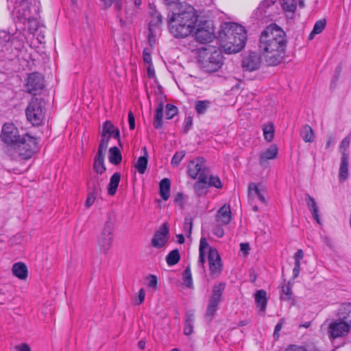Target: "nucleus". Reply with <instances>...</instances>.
<instances>
[{"label":"nucleus","mask_w":351,"mask_h":351,"mask_svg":"<svg viewBox=\"0 0 351 351\" xmlns=\"http://www.w3.org/2000/svg\"><path fill=\"white\" fill-rule=\"evenodd\" d=\"M287 45L285 32L276 24H272L262 32L258 50L264 53L268 66H276L285 56Z\"/></svg>","instance_id":"f257e3e1"},{"label":"nucleus","mask_w":351,"mask_h":351,"mask_svg":"<svg viewBox=\"0 0 351 351\" xmlns=\"http://www.w3.org/2000/svg\"><path fill=\"white\" fill-rule=\"evenodd\" d=\"M219 38L227 53H235L245 47L247 33L242 25L234 23H225L221 25Z\"/></svg>","instance_id":"f03ea898"},{"label":"nucleus","mask_w":351,"mask_h":351,"mask_svg":"<svg viewBox=\"0 0 351 351\" xmlns=\"http://www.w3.org/2000/svg\"><path fill=\"white\" fill-rule=\"evenodd\" d=\"M198 61L203 71L206 73H215L223 64V56L219 49H204L199 53Z\"/></svg>","instance_id":"7ed1b4c3"},{"label":"nucleus","mask_w":351,"mask_h":351,"mask_svg":"<svg viewBox=\"0 0 351 351\" xmlns=\"http://www.w3.org/2000/svg\"><path fill=\"white\" fill-rule=\"evenodd\" d=\"M37 149V138L28 134H25L17 141V145H14L12 147V153L16 157L14 160H16L18 157H21V159L27 160L33 156Z\"/></svg>","instance_id":"20e7f679"},{"label":"nucleus","mask_w":351,"mask_h":351,"mask_svg":"<svg viewBox=\"0 0 351 351\" xmlns=\"http://www.w3.org/2000/svg\"><path fill=\"white\" fill-rule=\"evenodd\" d=\"M170 16H174L177 21L189 25L195 29L198 16L194 8L188 3H178L168 14Z\"/></svg>","instance_id":"39448f33"},{"label":"nucleus","mask_w":351,"mask_h":351,"mask_svg":"<svg viewBox=\"0 0 351 351\" xmlns=\"http://www.w3.org/2000/svg\"><path fill=\"white\" fill-rule=\"evenodd\" d=\"M22 136H20L18 128L12 123H5L3 125L0 137L6 145V154L11 159H15V156L12 153V147L17 145V141Z\"/></svg>","instance_id":"423d86ee"},{"label":"nucleus","mask_w":351,"mask_h":351,"mask_svg":"<svg viewBox=\"0 0 351 351\" xmlns=\"http://www.w3.org/2000/svg\"><path fill=\"white\" fill-rule=\"evenodd\" d=\"M43 101V99L33 97L25 109L27 120L34 126L40 125L45 117Z\"/></svg>","instance_id":"0eeeda50"},{"label":"nucleus","mask_w":351,"mask_h":351,"mask_svg":"<svg viewBox=\"0 0 351 351\" xmlns=\"http://www.w3.org/2000/svg\"><path fill=\"white\" fill-rule=\"evenodd\" d=\"M113 235L114 221L111 216L108 215V219L105 222L101 233L97 237V244L102 253L106 254L110 249L113 241Z\"/></svg>","instance_id":"6e6552de"},{"label":"nucleus","mask_w":351,"mask_h":351,"mask_svg":"<svg viewBox=\"0 0 351 351\" xmlns=\"http://www.w3.org/2000/svg\"><path fill=\"white\" fill-rule=\"evenodd\" d=\"M225 287V282H219L218 284H215L213 286L212 295L208 300V303L205 314L206 319H208L209 323L212 321L218 308V305L222 300L223 293Z\"/></svg>","instance_id":"1a4fd4ad"},{"label":"nucleus","mask_w":351,"mask_h":351,"mask_svg":"<svg viewBox=\"0 0 351 351\" xmlns=\"http://www.w3.org/2000/svg\"><path fill=\"white\" fill-rule=\"evenodd\" d=\"M23 12L21 13L20 10L19 12L21 19H24V22L26 21L27 23L32 21L35 23L34 27H29V32L34 33L38 29L37 21L35 18L39 14L40 2L37 0H29V1L27 0L26 3H23Z\"/></svg>","instance_id":"9d476101"},{"label":"nucleus","mask_w":351,"mask_h":351,"mask_svg":"<svg viewBox=\"0 0 351 351\" xmlns=\"http://www.w3.org/2000/svg\"><path fill=\"white\" fill-rule=\"evenodd\" d=\"M167 20L170 33L176 38H186L195 30L189 25L177 21L174 16L167 15Z\"/></svg>","instance_id":"9b49d317"},{"label":"nucleus","mask_w":351,"mask_h":351,"mask_svg":"<svg viewBox=\"0 0 351 351\" xmlns=\"http://www.w3.org/2000/svg\"><path fill=\"white\" fill-rule=\"evenodd\" d=\"M209 173L210 169L205 166V159L203 157H197L189 162L188 174L192 179L198 178L202 175L206 176Z\"/></svg>","instance_id":"f8f14e48"},{"label":"nucleus","mask_w":351,"mask_h":351,"mask_svg":"<svg viewBox=\"0 0 351 351\" xmlns=\"http://www.w3.org/2000/svg\"><path fill=\"white\" fill-rule=\"evenodd\" d=\"M25 86L27 92L34 95L35 97L39 91L45 88L43 75L36 72L29 74Z\"/></svg>","instance_id":"ddd939ff"},{"label":"nucleus","mask_w":351,"mask_h":351,"mask_svg":"<svg viewBox=\"0 0 351 351\" xmlns=\"http://www.w3.org/2000/svg\"><path fill=\"white\" fill-rule=\"evenodd\" d=\"M259 52L250 51L242 60L241 66L245 71H254L260 69L262 58Z\"/></svg>","instance_id":"4468645a"},{"label":"nucleus","mask_w":351,"mask_h":351,"mask_svg":"<svg viewBox=\"0 0 351 351\" xmlns=\"http://www.w3.org/2000/svg\"><path fill=\"white\" fill-rule=\"evenodd\" d=\"M169 235V229L168 223L165 222L155 232L152 239V245L158 249L163 247L168 241Z\"/></svg>","instance_id":"2eb2a0df"},{"label":"nucleus","mask_w":351,"mask_h":351,"mask_svg":"<svg viewBox=\"0 0 351 351\" xmlns=\"http://www.w3.org/2000/svg\"><path fill=\"white\" fill-rule=\"evenodd\" d=\"M350 329V326L339 319L338 321L332 322L328 327L330 337L336 339L347 335Z\"/></svg>","instance_id":"dca6fc26"},{"label":"nucleus","mask_w":351,"mask_h":351,"mask_svg":"<svg viewBox=\"0 0 351 351\" xmlns=\"http://www.w3.org/2000/svg\"><path fill=\"white\" fill-rule=\"evenodd\" d=\"M208 261L210 274L219 275L222 271V263L220 255L216 248H210L208 252Z\"/></svg>","instance_id":"f3484780"},{"label":"nucleus","mask_w":351,"mask_h":351,"mask_svg":"<svg viewBox=\"0 0 351 351\" xmlns=\"http://www.w3.org/2000/svg\"><path fill=\"white\" fill-rule=\"evenodd\" d=\"M267 190L262 183L250 182L248 185V195L251 197H257L263 204H267Z\"/></svg>","instance_id":"a211bd4d"},{"label":"nucleus","mask_w":351,"mask_h":351,"mask_svg":"<svg viewBox=\"0 0 351 351\" xmlns=\"http://www.w3.org/2000/svg\"><path fill=\"white\" fill-rule=\"evenodd\" d=\"M195 37L197 42L200 43H206L213 40L215 37L213 28L209 27H203L201 25H195Z\"/></svg>","instance_id":"6ab92c4d"},{"label":"nucleus","mask_w":351,"mask_h":351,"mask_svg":"<svg viewBox=\"0 0 351 351\" xmlns=\"http://www.w3.org/2000/svg\"><path fill=\"white\" fill-rule=\"evenodd\" d=\"M208 184L206 183V177L202 175L198 176L197 180L193 184L195 194L197 197L205 196L208 193Z\"/></svg>","instance_id":"aec40b11"},{"label":"nucleus","mask_w":351,"mask_h":351,"mask_svg":"<svg viewBox=\"0 0 351 351\" xmlns=\"http://www.w3.org/2000/svg\"><path fill=\"white\" fill-rule=\"evenodd\" d=\"M109 125H111V121H106L102 125V131L101 133V138L100 140L98 151L105 152L108 147L110 137L109 136Z\"/></svg>","instance_id":"412c9836"},{"label":"nucleus","mask_w":351,"mask_h":351,"mask_svg":"<svg viewBox=\"0 0 351 351\" xmlns=\"http://www.w3.org/2000/svg\"><path fill=\"white\" fill-rule=\"evenodd\" d=\"M217 221L223 225H228L232 219V214L230 206L223 205L217 211L216 215Z\"/></svg>","instance_id":"4be33fe9"},{"label":"nucleus","mask_w":351,"mask_h":351,"mask_svg":"<svg viewBox=\"0 0 351 351\" xmlns=\"http://www.w3.org/2000/svg\"><path fill=\"white\" fill-rule=\"evenodd\" d=\"M93 168L99 175L103 174L106 171V167L104 164V152L97 150L94 159Z\"/></svg>","instance_id":"5701e85b"},{"label":"nucleus","mask_w":351,"mask_h":351,"mask_svg":"<svg viewBox=\"0 0 351 351\" xmlns=\"http://www.w3.org/2000/svg\"><path fill=\"white\" fill-rule=\"evenodd\" d=\"M102 182L103 179L100 178L98 175L92 176L87 182L88 191L99 195L101 191Z\"/></svg>","instance_id":"b1692460"},{"label":"nucleus","mask_w":351,"mask_h":351,"mask_svg":"<svg viewBox=\"0 0 351 351\" xmlns=\"http://www.w3.org/2000/svg\"><path fill=\"white\" fill-rule=\"evenodd\" d=\"M278 147L276 145H271L265 151L260 153L259 160L260 164L263 165L267 160H272L276 158L278 155Z\"/></svg>","instance_id":"393cba45"},{"label":"nucleus","mask_w":351,"mask_h":351,"mask_svg":"<svg viewBox=\"0 0 351 351\" xmlns=\"http://www.w3.org/2000/svg\"><path fill=\"white\" fill-rule=\"evenodd\" d=\"M340 319L350 326L351 328V303L343 304L338 312Z\"/></svg>","instance_id":"a878e982"},{"label":"nucleus","mask_w":351,"mask_h":351,"mask_svg":"<svg viewBox=\"0 0 351 351\" xmlns=\"http://www.w3.org/2000/svg\"><path fill=\"white\" fill-rule=\"evenodd\" d=\"M306 205L311 211L313 218L317 221V223L320 224V219L319 216V208L315 202V199L311 197L308 193L305 194Z\"/></svg>","instance_id":"bb28decb"},{"label":"nucleus","mask_w":351,"mask_h":351,"mask_svg":"<svg viewBox=\"0 0 351 351\" xmlns=\"http://www.w3.org/2000/svg\"><path fill=\"white\" fill-rule=\"evenodd\" d=\"M12 271L13 274L21 280H25L27 278L28 271L27 266L22 262L14 263Z\"/></svg>","instance_id":"cd10ccee"},{"label":"nucleus","mask_w":351,"mask_h":351,"mask_svg":"<svg viewBox=\"0 0 351 351\" xmlns=\"http://www.w3.org/2000/svg\"><path fill=\"white\" fill-rule=\"evenodd\" d=\"M255 302L260 311L265 312L267 304V292L263 289L258 290L255 293Z\"/></svg>","instance_id":"c85d7f7f"},{"label":"nucleus","mask_w":351,"mask_h":351,"mask_svg":"<svg viewBox=\"0 0 351 351\" xmlns=\"http://www.w3.org/2000/svg\"><path fill=\"white\" fill-rule=\"evenodd\" d=\"M171 180L169 178H163L159 183V193L162 199L167 200L170 196Z\"/></svg>","instance_id":"c756f323"},{"label":"nucleus","mask_w":351,"mask_h":351,"mask_svg":"<svg viewBox=\"0 0 351 351\" xmlns=\"http://www.w3.org/2000/svg\"><path fill=\"white\" fill-rule=\"evenodd\" d=\"M348 160L349 154H343L341 156L339 167V178L340 181L346 180L348 177Z\"/></svg>","instance_id":"7c9ffc66"},{"label":"nucleus","mask_w":351,"mask_h":351,"mask_svg":"<svg viewBox=\"0 0 351 351\" xmlns=\"http://www.w3.org/2000/svg\"><path fill=\"white\" fill-rule=\"evenodd\" d=\"M163 108V102L160 100L158 102L154 118L153 125L156 129H160L162 127Z\"/></svg>","instance_id":"2f4dec72"},{"label":"nucleus","mask_w":351,"mask_h":351,"mask_svg":"<svg viewBox=\"0 0 351 351\" xmlns=\"http://www.w3.org/2000/svg\"><path fill=\"white\" fill-rule=\"evenodd\" d=\"M144 155L139 157L135 167L138 172L141 174L145 173L147 168L148 164V153L145 147L143 148Z\"/></svg>","instance_id":"473e14b6"},{"label":"nucleus","mask_w":351,"mask_h":351,"mask_svg":"<svg viewBox=\"0 0 351 351\" xmlns=\"http://www.w3.org/2000/svg\"><path fill=\"white\" fill-rule=\"evenodd\" d=\"M121 180V174L119 172L114 173L110 178V183L108 185V193L114 195L117 191Z\"/></svg>","instance_id":"72a5a7b5"},{"label":"nucleus","mask_w":351,"mask_h":351,"mask_svg":"<svg viewBox=\"0 0 351 351\" xmlns=\"http://www.w3.org/2000/svg\"><path fill=\"white\" fill-rule=\"evenodd\" d=\"M108 159L110 163L118 165L121 163L122 156L120 150L116 146L112 147L109 149Z\"/></svg>","instance_id":"f704fd0d"},{"label":"nucleus","mask_w":351,"mask_h":351,"mask_svg":"<svg viewBox=\"0 0 351 351\" xmlns=\"http://www.w3.org/2000/svg\"><path fill=\"white\" fill-rule=\"evenodd\" d=\"M194 315L191 313H186L185 315V323L184 328V334L190 335L193 332Z\"/></svg>","instance_id":"c9c22d12"},{"label":"nucleus","mask_w":351,"mask_h":351,"mask_svg":"<svg viewBox=\"0 0 351 351\" xmlns=\"http://www.w3.org/2000/svg\"><path fill=\"white\" fill-rule=\"evenodd\" d=\"M300 136L306 143L313 142L314 138V132L311 126L305 125L302 127Z\"/></svg>","instance_id":"e433bc0d"},{"label":"nucleus","mask_w":351,"mask_h":351,"mask_svg":"<svg viewBox=\"0 0 351 351\" xmlns=\"http://www.w3.org/2000/svg\"><path fill=\"white\" fill-rule=\"evenodd\" d=\"M166 262L168 265H176L180 260V252L178 249L171 250L166 256Z\"/></svg>","instance_id":"4c0bfd02"},{"label":"nucleus","mask_w":351,"mask_h":351,"mask_svg":"<svg viewBox=\"0 0 351 351\" xmlns=\"http://www.w3.org/2000/svg\"><path fill=\"white\" fill-rule=\"evenodd\" d=\"M276 2V0H263L260 3L257 10L261 15H264L265 16H269L270 13L268 12V9L271 7Z\"/></svg>","instance_id":"58836bf2"},{"label":"nucleus","mask_w":351,"mask_h":351,"mask_svg":"<svg viewBox=\"0 0 351 351\" xmlns=\"http://www.w3.org/2000/svg\"><path fill=\"white\" fill-rule=\"evenodd\" d=\"M263 130L265 139L267 142L272 141L274 135V124L272 123H269L267 125H264Z\"/></svg>","instance_id":"ea45409f"},{"label":"nucleus","mask_w":351,"mask_h":351,"mask_svg":"<svg viewBox=\"0 0 351 351\" xmlns=\"http://www.w3.org/2000/svg\"><path fill=\"white\" fill-rule=\"evenodd\" d=\"M298 0H282L281 5L285 12L294 13L297 8Z\"/></svg>","instance_id":"a19ab883"},{"label":"nucleus","mask_w":351,"mask_h":351,"mask_svg":"<svg viewBox=\"0 0 351 351\" xmlns=\"http://www.w3.org/2000/svg\"><path fill=\"white\" fill-rule=\"evenodd\" d=\"M210 102L208 100L197 101L195 103V109L198 114H204L209 107Z\"/></svg>","instance_id":"79ce46f5"},{"label":"nucleus","mask_w":351,"mask_h":351,"mask_svg":"<svg viewBox=\"0 0 351 351\" xmlns=\"http://www.w3.org/2000/svg\"><path fill=\"white\" fill-rule=\"evenodd\" d=\"M326 25V19H320V20L316 21V23L314 25L313 31L311 32V33L309 35V37H310L309 38L310 39L313 38L314 34H320L324 29Z\"/></svg>","instance_id":"37998d69"},{"label":"nucleus","mask_w":351,"mask_h":351,"mask_svg":"<svg viewBox=\"0 0 351 351\" xmlns=\"http://www.w3.org/2000/svg\"><path fill=\"white\" fill-rule=\"evenodd\" d=\"M206 183L208 184L209 187L213 186L217 189L222 188V183L218 176H212V175H210V173H209V174H207L206 176Z\"/></svg>","instance_id":"c03bdc74"},{"label":"nucleus","mask_w":351,"mask_h":351,"mask_svg":"<svg viewBox=\"0 0 351 351\" xmlns=\"http://www.w3.org/2000/svg\"><path fill=\"white\" fill-rule=\"evenodd\" d=\"M182 280L184 284L188 288H193V280L190 266H187L183 272Z\"/></svg>","instance_id":"a18cd8bd"},{"label":"nucleus","mask_w":351,"mask_h":351,"mask_svg":"<svg viewBox=\"0 0 351 351\" xmlns=\"http://www.w3.org/2000/svg\"><path fill=\"white\" fill-rule=\"evenodd\" d=\"M178 108L171 104H167L166 105V119H171L175 115L178 114Z\"/></svg>","instance_id":"49530a36"},{"label":"nucleus","mask_w":351,"mask_h":351,"mask_svg":"<svg viewBox=\"0 0 351 351\" xmlns=\"http://www.w3.org/2000/svg\"><path fill=\"white\" fill-rule=\"evenodd\" d=\"M110 137H112L117 139L119 145L122 147L121 142L120 141V131L116 128L112 123L111 125H109V133H108Z\"/></svg>","instance_id":"de8ad7c7"},{"label":"nucleus","mask_w":351,"mask_h":351,"mask_svg":"<svg viewBox=\"0 0 351 351\" xmlns=\"http://www.w3.org/2000/svg\"><path fill=\"white\" fill-rule=\"evenodd\" d=\"M184 156H185L184 151H180V152H176L171 159V165L173 167L178 166L179 164L180 163L181 160H182V158L184 157Z\"/></svg>","instance_id":"09e8293b"},{"label":"nucleus","mask_w":351,"mask_h":351,"mask_svg":"<svg viewBox=\"0 0 351 351\" xmlns=\"http://www.w3.org/2000/svg\"><path fill=\"white\" fill-rule=\"evenodd\" d=\"M282 292L285 295V297L281 296V299L285 300H289L291 299L292 291H291V284L289 282H288L287 285L285 284L282 287Z\"/></svg>","instance_id":"8fccbe9b"},{"label":"nucleus","mask_w":351,"mask_h":351,"mask_svg":"<svg viewBox=\"0 0 351 351\" xmlns=\"http://www.w3.org/2000/svg\"><path fill=\"white\" fill-rule=\"evenodd\" d=\"M156 15L153 16L152 21L149 24V27H152V28L159 27L162 22V16L161 14L157 13L156 11Z\"/></svg>","instance_id":"3c124183"},{"label":"nucleus","mask_w":351,"mask_h":351,"mask_svg":"<svg viewBox=\"0 0 351 351\" xmlns=\"http://www.w3.org/2000/svg\"><path fill=\"white\" fill-rule=\"evenodd\" d=\"M192 228H193V219L191 217L185 218L184 223V230L187 233V234H186L187 237H191Z\"/></svg>","instance_id":"603ef678"},{"label":"nucleus","mask_w":351,"mask_h":351,"mask_svg":"<svg viewBox=\"0 0 351 351\" xmlns=\"http://www.w3.org/2000/svg\"><path fill=\"white\" fill-rule=\"evenodd\" d=\"M350 146V138L348 136H346L344 138L340 145V152L341 153V156H343V154H348V153L346 152L347 149H348Z\"/></svg>","instance_id":"864d4df0"},{"label":"nucleus","mask_w":351,"mask_h":351,"mask_svg":"<svg viewBox=\"0 0 351 351\" xmlns=\"http://www.w3.org/2000/svg\"><path fill=\"white\" fill-rule=\"evenodd\" d=\"M213 248V247H210L207 242L206 238H201L200 243H199V252H205L206 250L208 249V252H210V249Z\"/></svg>","instance_id":"5fc2aeb1"},{"label":"nucleus","mask_w":351,"mask_h":351,"mask_svg":"<svg viewBox=\"0 0 351 351\" xmlns=\"http://www.w3.org/2000/svg\"><path fill=\"white\" fill-rule=\"evenodd\" d=\"M184 195L182 193H178L174 197V203L179 205L181 208L184 206Z\"/></svg>","instance_id":"6e6d98bb"},{"label":"nucleus","mask_w":351,"mask_h":351,"mask_svg":"<svg viewBox=\"0 0 351 351\" xmlns=\"http://www.w3.org/2000/svg\"><path fill=\"white\" fill-rule=\"evenodd\" d=\"M143 61L145 63L148 64H152V56H151V50L149 49H144L143 51Z\"/></svg>","instance_id":"4d7b16f0"},{"label":"nucleus","mask_w":351,"mask_h":351,"mask_svg":"<svg viewBox=\"0 0 351 351\" xmlns=\"http://www.w3.org/2000/svg\"><path fill=\"white\" fill-rule=\"evenodd\" d=\"M97 195V194L88 191V197L85 202V205L87 208L90 207L93 204Z\"/></svg>","instance_id":"13d9d810"},{"label":"nucleus","mask_w":351,"mask_h":351,"mask_svg":"<svg viewBox=\"0 0 351 351\" xmlns=\"http://www.w3.org/2000/svg\"><path fill=\"white\" fill-rule=\"evenodd\" d=\"M149 34L147 36L148 43L151 47L155 45V34H154V28L152 27H148Z\"/></svg>","instance_id":"bf43d9fd"},{"label":"nucleus","mask_w":351,"mask_h":351,"mask_svg":"<svg viewBox=\"0 0 351 351\" xmlns=\"http://www.w3.org/2000/svg\"><path fill=\"white\" fill-rule=\"evenodd\" d=\"M157 284H158V278L155 275H149V282H148V286L149 287H152L153 289L157 288Z\"/></svg>","instance_id":"052dcab7"},{"label":"nucleus","mask_w":351,"mask_h":351,"mask_svg":"<svg viewBox=\"0 0 351 351\" xmlns=\"http://www.w3.org/2000/svg\"><path fill=\"white\" fill-rule=\"evenodd\" d=\"M341 70H342V66H341V65L339 64L336 67L335 72H334L333 78L332 80V84L336 83L339 80V78L341 73Z\"/></svg>","instance_id":"680f3d73"},{"label":"nucleus","mask_w":351,"mask_h":351,"mask_svg":"<svg viewBox=\"0 0 351 351\" xmlns=\"http://www.w3.org/2000/svg\"><path fill=\"white\" fill-rule=\"evenodd\" d=\"M213 234L219 238H221L224 234V230L220 225H216L213 228Z\"/></svg>","instance_id":"e2e57ef3"},{"label":"nucleus","mask_w":351,"mask_h":351,"mask_svg":"<svg viewBox=\"0 0 351 351\" xmlns=\"http://www.w3.org/2000/svg\"><path fill=\"white\" fill-rule=\"evenodd\" d=\"M193 125V117L191 116H189L186 119L185 125L183 130V132L186 134L189 130L191 129Z\"/></svg>","instance_id":"0e129e2a"},{"label":"nucleus","mask_w":351,"mask_h":351,"mask_svg":"<svg viewBox=\"0 0 351 351\" xmlns=\"http://www.w3.org/2000/svg\"><path fill=\"white\" fill-rule=\"evenodd\" d=\"M283 319L280 320V322L276 324L274 331V338L276 340L279 338V332L282 328L283 324Z\"/></svg>","instance_id":"69168bd1"},{"label":"nucleus","mask_w":351,"mask_h":351,"mask_svg":"<svg viewBox=\"0 0 351 351\" xmlns=\"http://www.w3.org/2000/svg\"><path fill=\"white\" fill-rule=\"evenodd\" d=\"M16 351H32L29 346L27 343H21L14 347Z\"/></svg>","instance_id":"338daca9"},{"label":"nucleus","mask_w":351,"mask_h":351,"mask_svg":"<svg viewBox=\"0 0 351 351\" xmlns=\"http://www.w3.org/2000/svg\"><path fill=\"white\" fill-rule=\"evenodd\" d=\"M285 351H307L306 349L303 346H299L296 345H291Z\"/></svg>","instance_id":"774afa93"}]
</instances>
